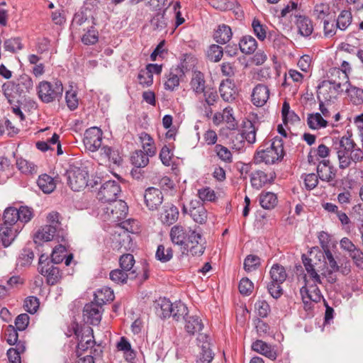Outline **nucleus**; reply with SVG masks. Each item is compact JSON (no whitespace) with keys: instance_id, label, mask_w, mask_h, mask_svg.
<instances>
[{"instance_id":"obj_1","label":"nucleus","mask_w":363,"mask_h":363,"mask_svg":"<svg viewBox=\"0 0 363 363\" xmlns=\"http://www.w3.org/2000/svg\"><path fill=\"white\" fill-rule=\"evenodd\" d=\"M129 208L127 203L123 199L115 198V241L118 242L119 248L125 250L130 247V233L139 232L138 221L132 218H127Z\"/></svg>"},{"instance_id":"obj_2","label":"nucleus","mask_w":363,"mask_h":363,"mask_svg":"<svg viewBox=\"0 0 363 363\" xmlns=\"http://www.w3.org/2000/svg\"><path fill=\"white\" fill-rule=\"evenodd\" d=\"M284 156V143L281 138L275 137L272 140L266 142L256 152L254 162L267 164H274L281 161Z\"/></svg>"},{"instance_id":"obj_3","label":"nucleus","mask_w":363,"mask_h":363,"mask_svg":"<svg viewBox=\"0 0 363 363\" xmlns=\"http://www.w3.org/2000/svg\"><path fill=\"white\" fill-rule=\"evenodd\" d=\"M190 89L199 99L201 103L205 105L214 106L218 99L216 90L208 86L203 73L200 71H194L192 73L189 82Z\"/></svg>"},{"instance_id":"obj_4","label":"nucleus","mask_w":363,"mask_h":363,"mask_svg":"<svg viewBox=\"0 0 363 363\" xmlns=\"http://www.w3.org/2000/svg\"><path fill=\"white\" fill-rule=\"evenodd\" d=\"M71 329L78 340L76 354L77 357L84 354L96 355L97 350L95 348L96 342L94 339L93 330L89 326H84L79 330V325L73 323Z\"/></svg>"},{"instance_id":"obj_5","label":"nucleus","mask_w":363,"mask_h":363,"mask_svg":"<svg viewBox=\"0 0 363 363\" xmlns=\"http://www.w3.org/2000/svg\"><path fill=\"white\" fill-rule=\"evenodd\" d=\"M355 146L357 145L352 139L351 135L333 138L332 148L337 154L340 169H345L350 167L349 155Z\"/></svg>"},{"instance_id":"obj_6","label":"nucleus","mask_w":363,"mask_h":363,"mask_svg":"<svg viewBox=\"0 0 363 363\" xmlns=\"http://www.w3.org/2000/svg\"><path fill=\"white\" fill-rule=\"evenodd\" d=\"M324 259L328 268L321 272V275L325 277L328 281L333 284L337 280V277L335 272H340L342 274H348L350 272V266L348 261L345 263H338L333 257V253L330 249H325Z\"/></svg>"},{"instance_id":"obj_7","label":"nucleus","mask_w":363,"mask_h":363,"mask_svg":"<svg viewBox=\"0 0 363 363\" xmlns=\"http://www.w3.org/2000/svg\"><path fill=\"white\" fill-rule=\"evenodd\" d=\"M67 184L74 191L83 190L88 186L89 172L84 166H71L66 172Z\"/></svg>"},{"instance_id":"obj_8","label":"nucleus","mask_w":363,"mask_h":363,"mask_svg":"<svg viewBox=\"0 0 363 363\" xmlns=\"http://www.w3.org/2000/svg\"><path fill=\"white\" fill-rule=\"evenodd\" d=\"M134 257L130 254H124L119 259V269H115V282L125 283L127 279H135L137 277L135 269H133Z\"/></svg>"},{"instance_id":"obj_9","label":"nucleus","mask_w":363,"mask_h":363,"mask_svg":"<svg viewBox=\"0 0 363 363\" xmlns=\"http://www.w3.org/2000/svg\"><path fill=\"white\" fill-rule=\"evenodd\" d=\"M63 86L60 81L41 82L38 86L39 98L45 103H50L61 98Z\"/></svg>"},{"instance_id":"obj_10","label":"nucleus","mask_w":363,"mask_h":363,"mask_svg":"<svg viewBox=\"0 0 363 363\" xmlns=\"http://www.w3.org/2000/svg\"><path fill=\"white\" fill-rule=\"evenodd\" d=\"M94 28V23L92 14L87 8L82 9L76 13L73 17L71 29L74 33H80Z\"/></svg>"},{"instance_id":"obj_11","label":"nucleus","mask_w":363,"mask_h":363,"mask_svg":"<svg viewBox=\"0 0 363 363\" xmlns=\"http://www.w3.org/2000/svg\"><path fill=\"white\" fill-rule=\"evenodd\" d=\"M102 131L97 127L87 129L84 135L83 143L85 148L91 152H96L102 145Z\"/></svg>"},{"instance_id":"obj_12","label":"nucleus","mask_w":363,"mask_h":363,"mask_svg":"<svg viewBox=\"0 0 363 363\" xmlns=\"http://www.w3.org/2000/svg\"><path fill=\"white\" fill-rule=\"evenodd\" d=\"M331 81V85L333 86L337 90V93L340 94L345 90L347 92L357 90L356 87H353L349 83L348 75L342 73L339 69H334L331 72V78L328 79Z\"/></svg>"},{"instance_id":"obj_13","label":"nucleus","mask_w":363,"mask_h":363,"mask_svg":"<svg viewBox=\"0 0 363 363\" xmlns=\"http://www.w3.org/2000/svg\"><path fill=\"white\" fill-rule=\"evenodd\" d=\"M101 308L97 303L91 301L83 309V320L85 323L96 325L101 320Z\"/></svg>"},{"instance_id":"obj_14","label":"nucleus","mask_w":363,"mask_h":363,"mask_svg":"<svg viewBox=\"0 0 363 363\" xmlns=\"http://www.w3.org/2000/svg\"><path fill=\"white\" fill-rule=\"evenodd\" d=\"M193 230L189 228H185L181 225H174L170 230L169 236L172 242L177 245L185 247L189 235Z\"/></svg>"},{"instance_id":"obj_15","label":"nucleus","mask_w":363,"mask_h":363,"mask_svg":"<svg viewBox=\"0 0 363 363\" xmlns=\"http://www.w3.org/2000/svg\"><path fill=\"white\" fill-rule=\"evenodd\" d=\"M144 201L150 211H155L163 201L162 193L159 189L149 187L145 191Z\"/></svg>"},{"instance_id":"obj_16","label":"nucleus","mask_w":363,"mask_h":363,"mask_svg":"<svg viewBox=\"0 0 363 363\" xmlns=\"http://www.w3.org/2000/svg\"><path fill=\"white\" fill-rule=\"evenodd\" d=\"M188 242L184 250H189L192 255L200 256L203 255L205 250L204 242L202 236L199 233L195 231L191 232V235H189Z\"/></svg>"},{"instance_id":"obj_17","label":"nucleus","mask_w":363,"mask_h":363,"mask_svg":"<svg viewBox=\"0 0 363 363\" xmlns=\"http://www.w3.org/2000/svg\"><path fill=\"white\" fill-rule=\"evenodd\" d=\"M305 285L300 289V293L302 298H308L314 303H318L323 298L320 290L318 287V284H310L306 279V275L304 277Z\"/></svg>"},{"instance_id":"obj_18","label":"nucleus","mask_w":363,"mask_h":363,"mask_svg":"<svg viewBox=\"0 0 363 363\" xmlns=\"http://www.w3.org/2000/svg\"><path fill=\"white\" fill-rule=\"evenodd\" d=\"M270 91L269 87L263 84H257L252 89L251 98L252 104L257 106H263L269 100Z\"/></svg>"},{"instance_id":"obj_19","label":"nucleus","mask_w":363,"mask_h":363,"mask_svg":"<svg viewBox=\"0 0 363 363\" xmlns=\"http://www.w3.org/2000/svg\"><path fill=\"white\" fill-rule=\"evenodd\" d=\"M319 179L323 182H330L336 176V172L330 165L329 160H323L319 162L316 168Z\"/></svg>"},{"instance_id":"obj_20","label":"nucleus","mask_w":363,"mask_h":363,"mask_svg":"<svg viewBox=\"0 0 363 363\" xmlns=\"http://www.w3.org/2000/svg\"><path fill=\"white\" fill-rule=\"evenodd\" d=\"M39 272L46 277L47 283L49 285L56 284L62 278V274L59 268L50 262H48L45 267H41Z\"/></svg>"},{"instance_id":"obj_21","label":"nucleus","mask_w":363,"mask_h":363,"mask_svg":"<svg viewBox=\"0 0 363 363\" xmlns=\"http://www.w3.org/2000/svg\"><path fill=\"white\" fill-rule=\"evenodd\" d=\"M274 177V173L268 174L262 170H257L250 174V182L252 187L259 189L265 184L272 183Z\"/></svg>"},{"instance_id":"obj_22","label":"nucleus","mask_w":363,"mask_h":363,"mask_svg":"<svg viewBox=\"0 0 363 363\" xmlns=\"http://www.w3.org/2000/svg\"><path fill=\"white\" fill-rule=\"evenodd\" d=\"M19 233L18 226H12L1 224L0 225V239L3 245L6 247L15 240Z\"/></svg>"},{"instance_id":"obj_23","label":"nucleus","mask_w":363,"mask_h":363,"mask_svg":"<svg viewBox=\"0 0 363 363\" xmlns=\"http://www.w3.org/2000/svg\"><path fill=\"white\" fill-rule=\"evenodd\" d=\"M1 91L10 104L17 101L18 98L23 97L14 80L4 82L1 86Z\"/></svg>"},{"instance_id":"obj_24","label":"nucleus","mask_w":363,"mask_h":363,"mask_svg":"<svg viewBox=\"0 0 363 363\" xmlns=\"http://www.w3.org/2000/svg\"><path fill=\"white\" fill-rule=\"evenodd\" d=\"M252 349L256 352H258L271 360H275L277 357V353L274 348L267 342L257 340L252 345Z\"/></svg>"},{"instance_id":"obj_25","label":"nucleus","mask_w":363,"mask_h":363,"mask_svg":"<svg viewBox=\"0 0 363 363\" xmlns=\"http://www.w3.org/2000/svg\"><path fill=\"white\" fill-rule=\"evenodd\" d=\"M190 216L193 220L200 224H203L207 220V211L204 206L199 201H191L190 203Z\"/></svg>"},{"instance_id":"obj_26","label":"nucleus","mask_w":363,"mask_h":363,"mask_svg":"<svg viewBox=\"0 0 363 363\" xmlns=\"http://www.w3.org/2000/svg\"><path fill=\"white\" fill-rule=\"evenodd\" d=\"M179 217L177 208L172 204H165L160 214V220L162 223L170 225L176 222Z\"/></svg>"},{"instance_id":"obj_27","label":"nucleus","mask_w":363,"mask_h":363,"mask_svg":"<svg viewBox=\"0 0 363 363\" xmlns=\"http://www.w3.org/2000/svg\"><path fill=\"white\" fill-rule=\"evenodd\" d=\"M302 261L305 269L313 284H322L320 275L318 274L320 272L319 267H316L315 264H313L312 259L306 257L305 255L302 256Z\"/></svg>"},{"instance_id":"obj_28","label":"nucleus","mask_w":363,"mask_h":363,"mask_svg":"<svg viewBox=\"0 0 363 363\" xmlns=\"http://www.w3.org/2000/svg\"><path fill=\"white\" fill-rule=\"evenodd\" d=\"M97 198L103 203H111L113 201V181L108 180L101 186Z\"/></svg>"},{"instance_id":"obj_29","label":"nucleus","mask_w":363,"mask_h":363,"mask_svg":"<svg viewBox=\"0 0 363 363\" xmlns=\"http://www.w3.org/2000/svg\"><path fill=\"white\" fill-rule=\"evenodd\" d=\"M296 25L298 28V33L303 37L311 35L313 31V25L311 20L305 16H298Z\"/></svg>"},{"instance_id":"obj_30","label":"nucleus","mask_w":363,"mask_h":363,"mask_svg":"<svg viewBox=\"0 0 363 363\" xmlns=\"http://www.w3.org/2000/svg\"><path fill=\"white\" fill-rule=\"evenodd\" d=\"M56 233H57L55 232L54 227L45 225L35 233L33 238L34 242L40 244L41 242L50 241Z\"/></svg>"},{"instance_id":"obj_31","label":"nucleus","mask_w":363,"mask_h":363,"mask_svg":"<svg viewBox=\"0 0 363 363\" xmlns=\"http://www.w3.org/2000/svg\"><path fill=\"white\" fill-rule=\"evenodd\" d=\"M116 348L118 351L123 352V355L127 362H132L135 358V352L132 349L128 340L125 337H121L116 344Z\"/></svg>"},{"instance_id":"obj_32","label":"nucleus","mask_w":363,"mask_h":363,"mask_svg":"<svg viewBox=\"0 0 363 363\" xmlns=\"http://www.w3.org/2000/svg\"><path fill=\"white\" fill-rule=\"evenodd\" d=\"M203 327L201 320L196 315H188L185 318V330L190 335L200 332Z\"/></svg>"},{"instance_id":"obj_33","label":"nucleus","mask_w":363,"mask_h":363,"mask_svg":"<svg viewBox=\"0 0 363 363\" xmlns=\"http://www.w3.org/2000/svg\"><path fill=\"white\" fill-rule=\"evenodd\" d=\"M239 48L242 53L250 55L256 50L257 43L252 36L245 35L240 40Z\"/></svg>"},{"instance_id":"obj_34","label":"nucleus","mask_w":363,"mask_h":363,"mask_svg":"<svg viewBox=\"0 0 363 363\" xmlns=\"http://www.w3.org/2000/svg\"><path fill=\"white\" fill-rule=\"evenodd\" d=\"M139 140L147 155L150 157L154 156L156 153V147L152 138L147 133L142 132L139 134Z\"/></svg>"},{"instance_id":"obj_35","label":"nucleus","mask_w":363,"mask_h":363,"mask_svg":"<svg viewBox=\"0 0 363 363\" xmlns=\"http://www.w3.org/2000/svg\"><path fill=\"white\" fill-rule=\"evenodd\" d=\"M331 84V81H329L328 79L324 80L318 86V96L322 95L323 98L326 101H330V99L335 98L339 94L335 88Z\"/></svg>"},{"instance_id":"obj_36","label":"nucleus","mask_w":363,"mask_h":363,"mask_svg":"<svg viewBox=\"0 0 363 363\" xmlns=\"http://www.w3.org/2000/svg\"><path fill=\"white\" fill-rule=\"evenodd\" d=\"M307 123L308 127L313 130H319L327 127L328 122L319 113H310L308 115Z\"/></svg>"},{"instance_id":"obj_37","label":"nucleus","mask_w":363,"mask_h":363,"mask_svg":"<svg viewBox=\"0 0 363 363\" xmlns=\"http://www.w3.org/2000/svg\"><path fill=\"white\" fill-rule=\"evenodd\" d=\"M14 82H16V84L23 96H24L26 93H29L33 87V83L31 77L26 74L20 75L16 80H14Z\"/></svg>"},{"instance_id":"obj_38","label":"nucleus","mask_w":363,"mask_h":363,"mask_svg":"<svg viewBox=\"0 0 363 363\" xmlns=\"http://www.w3.org/2000/svg\"><path fill=\"white\" fill-rule=\"evenodd\" d=\"M215 40L220 44H225L232 38L231 28L225 24L220 25L214 33Z\"/></svg>"},{"instance_id":"obj_39","label":"nucleus","mask_w":363,"mask_h":363,"mask_svg":"<svg viewBox=\"0 0 363 363\" xmlns=\"http://www.w3.org/2000/svg\"><path fill=\"white\" fill-rule=\"evenodd\" d=\"M173 303L169 300L164 298H160L157 302L156 313L162 318L171 316L172 312Z\"/></svg>"},{"instance_id":"obj_40","label":"nucleus","mask_w":363,"mask_h":363,"mask_svg":"<svg viewBox=\"0 0 363 363\" xmlns=\"http://www.w3.org/2000/svg\"><path fill=\"white\" fill-rule=\"evenodd\" d=\"M214 354L211 349V344L205 341L201 346V352L196 357V363H211L213 359Z\"/></svg>"},{"instance_id":"obj_41","label":"nucleus","mask_w":363,"mask_h":363,"mask_svg":"<svg viewBox=\"0 0 363 363\" xmlns=\"http://www.w3.org/2000/svg\"><path fill=\"white\" fill-rule=\"evenodd\" d=\"M37 183L39 188L45 194L52 192L56 187L53 178L46 174L40 175Z\"/></svg>"},{"instance_id":"obj_42","label":"nucleus","mask_w":363,"mask_h":363,"mask_svg":"<svg viewBox=\"0 0 363 363\" xmlns=\"http://www.w3.org/2000/svg\"><path fill=\"white\" fill-rule=\"evenodd\" d=\"M112 300H113V291L110 288H103L100 290H98L94 294V299L93 302L99 304L102 308V306L104 304H105L107 301Z\"/></svg>"},{"instance_id":"obj_43","label":"nucleus","mask_w":363,"mask_h":363,"mask_svg":"<svg viewBox=\"0 0 363 363\" xmlns=\"http://www.w3.org/2000/svg\"><path fill=\"white\" fill-rule=\"evenodd\" d=\"M219 91L222 99L227 102H231L235 99L236 90L230 83H222L220 85Z\"/></svg>"},{"instance_id":"obj_44","label":"nucleus","mask_w":363,"mask_h":363,"mask_svg":"<svg viewBox=\"0 0 363 363\" xmlns=\"http://www.w3.org/2000/svg\"><path fill=\"white\" fill-rule=\"evenodd\" d=\"M269 273L272 281H276L278 284H283L287 277L284 267L279 264H274Z\"/></svg>"},{"instance_id":"obj_45","label":"nucleus","mask_w":363,"mask_h":363,"mask_svg":"<svg viewBox=\"0 0 363 363\" xmlns=\"http://www.w3.org/2000/svg\"><path fill=\"white\" fill-rule=\"evenodd\" d=\"M257 128L251 121L245 123L241 133L242 138H245L248 143L253 144L256 141Z\"/></svg>"},{"instance_id":"obj_46","label":"nucleus","mask_w":363,"mask_h":363,"mask_svg":"<svg viewBox=\"0 0 363 363\" xmlns=\"http://www.w3.org/2000/svg\"><path fill=\"white\" fill-rule=\"evenodd\" d=\"M277 203V197L272 192L262 193L259 196V203L263 208H273Z\"/></svg>"},{"instance_id":"obj_47","label":"nucleus","mask_w":363,"mask_h":363,"mask_svg":"<svg viewBox=\"0 0 363 363\" xmlns=\"http://www.w3.org/2000/svg\"><path fill=\"white\" fill-rule=\"evenodd\" d=\"M149 157L150 156H147L145 152L136 150L131 157V161L135 167H144L149 163Z\"/></svg>"},{"instance_id":"obj_48","label":"nucleus","mask_w":363,"mask_h":363,"mask_svg":"<svg viewBox=\"0 0 363 363\" xmlns=\"http://www.w3.org/2000/svg\"><path fill=\"white\" fill-rule=\"evenodd\" d=\"M352 20V16L350 11H342L337 17L336 27L345 30L351 24Z\"/></svg>"},{"instance_id":"obj_49","label":"nucleus","mask_w":363,"mask_h":363,"mask_svg":"<svg viewBox=\"0 0 363 363\" xmlns=\"http://www.w3.org/2000/svg\"><path fill=\"white\" fill-rule=\"evenodd\" d=\"M61 220L62 218L60 213L57 211H52L47 216V222L48 223V225L54 227L55 232L57 233L63 230Z\"/></svg>"},{"instance_id":"obj_50","label":"nucleus","mask_w":363,"mask_h":363,"mask_svg":"<svg viewBox=\"0 0 363 363\" xmlns=\"http://www.w3.org/2000/svg\"><path fill=\"white\" fill-rule=\"evenodd\" d=\"M18 211L17 208L13 207L7 208L4 213L3 219L4 225L18 226L16 222L18 221Z\"/></svg>"},{"instance_id":"obj_51","label":"nucleus","mask_w":363,"mask_h":363,"mask_svg":"<svg viewBox=\"0 0 363 363\" xmlns=\"http://www.w3.org/2000/svg\"><path fill=\"white\" fill-rule=\"evenodd\" d=\"M155 257L160 262H167L172 258L173 251L170 247H165L163 245H160L157 247Z\"/></svg>"},{"instance_id":"obj_52","label":"nucleus","mask_w":363,"mask_h":363,"mask_svg":"<svg viewBox=\"0 0 363 363\" xmlns=\"http://www.w3.org/2000/svg\"><path fill=\"white\" fill-rule=\"evenodd\" d=\"M179 70L176 69L171 71L167 76V80L164 82V88L167 90L174 91L179 85V78L178 77Z\"/></svg>"},{"instance_id":"obj_53","label":"nucleus","mask_w":363,"mask_h":363,"mask_svg":"<svg viewBox=\"0 0 363 363\" xmlns=\"http://www.w3.org/2000/svg\"><path fill=\"white\" fill-rule=\"evenodd\" d=\"M172 312L171 316H172L176 320H179L181 318H185L188 314V308L186 305L182 302H176L173 303Z\"/></svg>"},{"instance_id":"obj_54","label":"nucleus","mask_w":363,"mask_h":363,"mask_svg":"<svg viewBox=\"0 0 363 363\" xmlns=\"http://www.w3.org/2000/svg\"><path fill=\"white\" fill-rule=\"evenodd\" d=\"M111 155L112 148L108 145H103L101 147L99 152V161L100 164H105L111 169Z\"/></svg>"},{"instance_id":"obj_55","label":"nucleus","mask_w":363,"mask_h":363,"mask_svg":"<svg viewBox=\"0 0 363 363\" xmlns=\"http://www.w3.org/2000/svg\"><path fill=\"white\" fill-rule=\"evenodd\" d=\"M16 165L18 169L23 174H33L36 172V167L34 164L23 158L17 160Z\"/></svg>"},{"instance_id":"obj_56","label":"nucleus","mask_w":363,"mask_h":363,"mask_svg":"<svg viewBox=\"0 0 363 363\" xmlns=\"http://www.w3.org/2000/svg\"><path fill=\"white\" fill-rule=\"evenodd\" d=\"M167 18L164 13H157L151 20V26L154 30L161 31L167 27Z\"/></svg>"},{"instance_id":"obj_57","label":"nucleus","mask_w":363,"mask_h":363,"mask_svg":"<svg viewBox=\"0 0 363 363\" xmlns=\"http://www.w3.org/2000/svg\"><path fill=\"white\" fill-rule=\"evenodd\" d=\"M223 55V48L218 45H212L207 51V57L212 62H218Z\"/></svg>"},{"instance_id":"obj_58","label":"nucleus","mask_w":363,"mask_h":363,"mask_svg":"<svg viewBox=\"0 0 363 363\" xmlns=\"http://www.w3.org/2000/svg\"><path fill=\"white\" fill-rule=\"evenodd\" d=\"M66 247L62 245L56 246L51 254V261L54 264H59L63 261L66 255Z\"/></svg>"},{"instance_id":"obj_59","label":"nucleus","mask_w":363,"mask_h":363,"mask_svg":"<svg viewBox=\"0 0 363 363\" xmlns=\"http://www.w3.org/2000/svg\"><path fill=\"white\" fill-rule=\"evenodd\" d=\"M252 26L257 38L259 40L263 41L267 37V26L255 18L252 21Z\"/></svg>"},{"instance_id":"obj_60","label":"nucleus","mask_w":363,"mask_h":363,"mask_svg":"<svg viewBox=\"0 0 363 363\" xmlns=\"http://www.w3.org/2000/svg\"><path fill=\"white\" fill-rule=\"evenodd\" d=\"M260 264L259 257L253 255H248L244 261V269L250 272L255 270Z\"/></svg>"},{"instance_id":"obj_61","label":"nucleus","mask_w":363,"mask_h":363,"mask_svg":"<svg viewBox=\"0 0 363 363\" xmlns=\"http://www.w3.org/2000/svg\"><path fill=\"white\" fill-rule=\"evenodd\" d=\"M84 33L82 36V41L85 45H94L98 41V32L93 28L84 31Z\"/></svg>"},{"instance_id":"obj_62","label":"nucleus","mask_w":363,"mask_h":363,"mask_svg":"<svg viewBox=\"0 0 363 363\" xmlns=\"http://www.w3.org/2000/svg\"><path fill=\"white\" fill-rule=\"evenodd\" d=\"M215 152L221 160L228 163L232 162V153L226 147L219 144L216 145Z\"/></svg>"},{"instance_id":"obj_63","label":"nucleus","mask_w":363,"mask_h":363,"mask_svg":"<svg viewBox=\"0 0 363 363\" xmlns=\"http://www.w3.org/2000/svg\"><path fill=\"white\" fill-rule=\"evenodd\" d=\"M198 196L203 201H214L216 199L215 191L208 186L199 189Z\"/></svg>"},{"instance_id":"obj_64","label":"nucleus","mask_w":363,"mask_h":363,"mask_svg":"<svg viewBox=\"0 0 363 363\" xmlns=\"http://www.w3.org/2000/svg\"><path fill=\"white\" fill-rule=\"evenodd\" d=\"M18 211V220L21 223H28L31 220L33 216V213L31 208L27 206H21Z\"/></svg>"}]
</instances>
